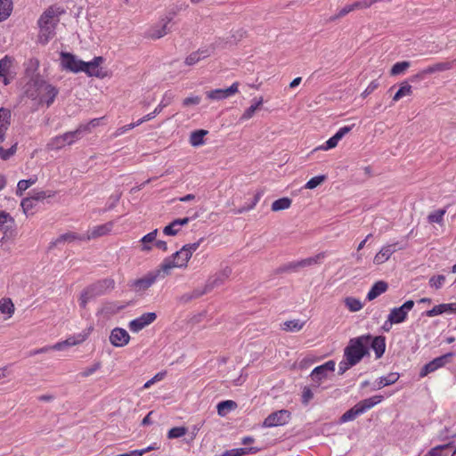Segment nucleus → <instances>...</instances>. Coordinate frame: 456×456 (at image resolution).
Instances as JSON below:
<instances>
[{
    "instance_id": "nucleus-24",
    "label": "nucleus",
    "mask_w": 456,
    "mask_h": 456,
    "mask_svg": "<svg viewBox=\"0 0 456 456\" xmlns=\"http://www.w3.org/2000/svg\"><path fill=\"white\" fill-rule=\"evenodd\" d=\"M370 344L372 350L375 352L376 358L377 359L380 358L386 350L385 338L381 337V336L375 337V338L371 337Z\"/></svg>"
},
{
    "instance_id": "nucleus-14",
    "label": "nucleus",
    "mask_w": 456,
    "mask_h": 456,
    "mask_svg": "<svg viewBox=\"0 0 456 456\" xmlns=\"http://www.w3.org/2000/svg\"><path fill=\"white\" fill-rule=\"evenodd\" d=\"M160 279L158 275V273L154 271H151L148 273H146L144 276H142L140 279H136L133 281L132 282V288L135 292H144L149 288H151L155 281Z\"/></svg>"
},
{
    "instance_id": "nucleus-55",
    "label": "nucleus",
    "mask_w": 456,
    "mask_h": 456,
    "mask_svg": "<svg viewBox=\"0 0 456 456\" xmlns=\"http://www.w3.org/2000/svg\"><path fill=\"white\" fill-rule=\"evenodd\" d=\"M322 257H323V256L318 255V256H314V257H309V258L301 260V261L297 263V266L304 267V266L312 265L314 264L318 263V261L321 260Z\"/></svg>"
},
{
    "instance_id": "nucleus-15",
    "label": "nucleus",
    "mask_w": 456,
    "mask_h": 456,
    "mask_svg": "<svg viewBox=\"0 0 456 456\" xmlns=\"http://www.w3.org/2000/svg\"><path fill=\"white\" fill-rule=\"evenodd\" d=\"M239 92V83L234 82L228 88L210 90L206 93L207 98L212 101H222L227 99Z\"/></svg>"
},
{
    "instance_id": "nucleus-9",
    "label": "nucleus",
    "mask_w": 456,
    "mask_h": 456,
    "mask_svg": "<svg viewBox=\"0 0 456 456\" xmlns=\"http://www.w3.org/2000/svg\"><path fill=\"white\" fill-rule=\"evenodd\" d=\"M335 362L330 360L322 365L315 367L310 374L312 380L320 385L335 370Z\"/></svg>"
},
{
    "instance_id": "nucleus-16",
    "label": "nucleus",
    "mask_w": 456,
    "mask_h": 456,
    "mask_svg": "<svg viewBox=\"0 0 456 456\" xmlns=\"http://www.w3.org/2000/svg\"><path fill=\"white\" fill-rule=\"evenodd\" d=\"M171 17H165L159 23L151 27L148 31V37L153 39H159L168 34L170 28L168 27L171 22Z\"/></svg>"
},
{
    "instance_id": "nucleus-51",
    "label": "nucleus",
    "mask_w": 456,
    "mask_h": 456,
    "mask_svg": "<svg viewBox=\"0 0 456 456\" xmlns=\"http://www.w3.org/2000/svg\"><path fill=\"white\" fill-rule=\"evenodd\" d=\"M451 444L438 445L432 448L425 456H445L443 452L450 447Z\"/></svg>"
},
{
    "instance_id": "nucleus-57",
    "label": "nucleus",
    "mask_w": 456,
    "mask_h": 456,
    "mask_svg": "<svg viewBox=\"0 0 456 456\" xmlns=\"http://www.w3.org/2000/svg\"><path fill=\"white\" fill-rule=\"evenodd\" d=\"M166 376V372H159L151 379H149L144 385L143 388H150L153 384L162 380Z\"/></svg>"
},
{
    "instance_id": "nucleus-43",
    "label": "nucleus",
    "mask_w": 456,
    "mask_h": 456,
    "mask_svg": "<svg viewBox=\"0 0 456 456\" xmlns=\"http://www.w3.org/2000/svg\"><path fill=\"white\" fill-rule=\"evenodd\" d=\"M174 94L171 91H167L159 105L155 108V112L160 113L164 108L167 107L173 101Z\"/></svg>"
},
{
    "instance_id": "nucleus-50",
    "label": "nucleus",
    "mask_w": 456,
    "mask_h": 456,
    "mask_svg": "<svg viewBox=\"0 0 456 456\" xmlns=\"http://www.w3.org/2000/svg\"><path fill=\"white\" fill-rule=\"evenodd\" d=\"M181 230V227L178 226L175 221L170 223L168 225L165 226L163 229V233L167 236H175Z\"/></svg>"
},
{
    "instance_id": "nucleus-20",
    "label": "nucleus",
    "mask_w": 456,
    "mask_h": 456,
    "mask_svg": "<svg viewBox=\"0 0 456 456\" xmlns=\"http://www.w3.org/2000/svg\"><path fill=\"white\" fill-rule=\"evenodd\" d=\"M451 355L452 354H445V355L437 357V358L434 359L433 361L429 362L428 363L425 364L419 372V376L421 378H423V377L427 376L428 374L443 367L446 362V359Z\"/></svg>"
},
{
    "instance_id": "nucleus-11",
    "label": "nucleus",
    "mask_w": 456,
    "mask_h": 456,
    "mask_svg": "<svg viewBox=\"0 0 456 456\" xmlns=\"http://www.w3.org/2000/svg\"><path fill=\"white\" fill-rule=\"evenodd\" d=\"M414 304L413 300H407L401 306L391 309L388 317L395 324L403 322L407 319L409 312L413 308Z\"/></svg>"
},
{
    "instance_id": "nucleus-44",
    "label": "nucleus",
    "mask_w": 456,
    "mask_h": 456,
    "mask_svg": "<svg viewBox=\"0 0 456 456\" xmlns=\"http://www.w3.org/2000/svg\"><path fill=\"white\" fill-rule=\"evenodd\" d=\"M37 178L31 177L28 180H20L17 184V191L16 194L19 196H21L23 191H25L27 189H28L31 185L36 183Z\"/></svg>"
},
{
    "instance_id": "nucleus-7",
    "label": "nucleus",
    "mask_w": 456,
    "mask_h": 456,
    "mask_svg": "<svg viewBox=\"0 0 456 456\" xmlns=\"http://www.w3.org/2000/svg\"><path fill=\"white\" fill-rule=\"evenodd\" d=\"M103 61L102 57L98 56L94 57L91 61H84L81 72H85L89 77H95L98 78H104L108 77V72L103 70L101 67Z\"/></svg>"
},
{
    "instance_id": "nucleus-5",
    "label": "nucleus",
    "mask_w": 456,
    "mask_h": 456,
    "mask_svg": "<svg viewBox=\"0 0 456 456\" xmlns=\"http://www.w3.org/2000/svg\"><path fill=\"white\" fill-rule=\"evenodd\" d=\"M202 240L203 239H200L197 242L186 244L183 246L180 250L172 255V257L181 268L187 266L188 261L191 259L192 254L199 248Z\"/></svg>"
},
{
    "instance_id": "nucleus-2",
    "label": "nucleus",
    "mask_w": 456,
    "mask_h": 456,
    "mask_svg": "<svg viewBox=\"0 0 456 456\" xmlns=\"http://www.w3.org/2000/svg\"><path fill=\"white\" fill-rule=\"evenodd\" d=\"M60 21L57 12L53 8L47 9L39 18L38 41L45 45L55 35V28Z\"/></svg>"
},
{
    "instance_id": "nucleus-48",
    "label": "nucleus",
    "mask_w": 456,
    "mask_h": 456,
    "mask_svg": "<svg viewBox=\"0 0 456 456\" xmlns=\"http://www.w3.org/2000/svg\"><path fill=\"white\" fill-rule=\"evenodd\" d=\"M187 428L184 427H175L171 428L167 433V437L169 439L179 438L186 435Z\"/></svg>"
},
{
    "instance_id": "nucleus-31",
    "label": "nucleus",
    "mask_w": 456,
    "mask_h": 456,
    "mask_svg": "<svg viewBox=\"0 0 456 456\" xmlns=\"http://www.w3.org/2000/svg\"><path fill=\"white\" fill-rule=\"evenodd\" d=\"M413 94V89L411 85H409L407 82H403L400 85V88L398 91L395 94L393 97L394 102H398L403 97L411 96Z\"/></svg>"
},
{
    "instance_id": "nucleus-53",
    "label": "nucleus",
    "mask_w": 456,
    "mask_h": 456,
    "mask_svg": "<svg viewBox=\"0 0 456 456\" xmlns=\"http://www.w3.org/2000/svg\"><path fill=\"white\" fill-rule=\"evenodd\" d=\"M445 281V277L444 275H436L433 276L429 280V285L435 289H440Z\"/></svg>"
},
{
    "instance_id": "nucleus-29",
    "label": "nucleus",
    "mask_w": 456,
    "mask_h": 456,
    "mask_svg": "<svg viewBox=\"0 0 456 456\" xmlns=\"http://www.w3.org/2000/svg\"><path fill=\"white\" fill-rule=\"evenodd\" d=\"M13 9L12 0H0V22L6 20Z\"/></svg>"
},
{
    "instance_id": "nucleus-21",
    "label": "nucleus",
    "mask_w": 456,
    "mask_h": 456,
    "mask_svg": "<svg viewBox=\"0 0 456 456\" xmlns=\"http://www.w3.org/2000/svg\"><path fill=\"white\" fill-rule=\"evenodd\" d=\"M232 274V268L229 266L224 267L221 271L216 273L208 279V286L210 289L223 284Z\"/></svg>"
},
{
    "instance_id": "nucleus-17",
    "label": "nucleus",
    "mask_w": 456,
    "mask_h": 456,
    "mask_svg": "<svg viewBox=\"0 0 456 456\" xmlns=\"http://www.w3.org/2000/svg\"><path fill=\"white\" fill-rule=\"evenodd\" d=\"M130 341V335L122 328H115L110 335V342L116 347H123Z\"/></svg>"
},
{
    "instance_id": "nucleus-40",
    "label": "nucleus",
    "mask_w": 456,
    "mask_h": 456,
    "mask_svg": "<svg viewBox=\"0 0 456 456\" xmlns=\"http://www.w3.org/2000/svg\"><path fill=\"white\" fill-rule=\"evenodd\" d=\"M102 119V118H94L86 124H82L77 128V131L78 132L79 135H81L83 133H90L93 128L100 126Z\"/></svg>"
},
{
    "instance_id": "nucleus-8",
    "label": "nucleus",
    "mask_w": 456,
    "mask_h": 456,
    "mask_svg": "<svg viewBox=\"0 0 456 456\" xmlns=\"http://www.w3.org/2000/svg\"><path fill=\"white\" fill-rule=\"evenodd\" d=\"M289 419L290 412L287 410H280L268 415L263 422V427L274 428L283 426L287 424Z\"/></svg>"
},
{
    "instance_id": "nucleus-3",
    "label": "nucleus",
    "mask_w": 456,
    "mask_h": 456,
    "mask_svg": "<svg viewBox=\"0 0 456 456\" xmlns=\"http://www.w3.org/2000/svg\"><path fill=\"white\" fill-rule=\"evenodd\" d=\"M34 86L35 91L28 90V96L37 100L40 104H46L47 107L52 105L59 94L58 89L45 81L35 82Z\"/></svg>"
},
{
    "instance_id": "nucleus-39",
    "label": "nucleus",
    "mask_w": 456,
    "mask_h": 456,
    "mask_svg": "<svg viewBox=\"0 0 456 456\" xmlns=\"http://www.w3.org/2000/svg\"><path fill=\"white\" fill-rule=\"evenodd\" d=\"M89 336V331L82 332L72 337L68 338L65 340L66 346H73L83 343Z\"/></svg>"
},
{
    "instance_id": "nucleus-13",
    "label": "nucleus",
    "mask_w": 456,
    "mask_h": 456,
    "mask_svg": "<svg viewBox=\"0 0 456 456\" xmlns=\"http://www.w3.org/2000/svg\"><path fill=\"white\" fill-rule=\"evenodd\" d=\"M111 281H104L102 282L94 284L85 289L83 293L80 296V305L82 307H86V304L95 296L102 294L103 292V286L107 285V287H110L112 285Z\"/></svg>"
},
{
    "instance_id": "nucleus-34",
    "label": "nucleus",
    "mask_w": 456,
    "mask_h": 456,
    "mask_svg": "<svg viewBox=\"0 0 456 456\" xmlns=\"http://www.w3.org/2000/svg\"><path fill=\"white\" fill-rule=\"evenodd\" d=\"M207 134L208 131L203 129L192 132L190 136V143L194 147H198L204 144V136Z\"/></svg>"
},
{
    "instance_id": "nucleus-35",
    "label": "nucleus",
    "mask_w": 456,
    "mask_h": 456,
    "mask_svg": "<svg viewBox=\"0 0 456 456\" xmlns=\"http://www.w3.org/2000/svg\"><path fill=\"white\" fill-rule=\"evenodd\" d=\"M446 213V209H437L435 211H432L428 216V222L429 224H444V216Z\"/></svg>"
},
{
    "instance_id": "nucleus-25",
    "label": "nucleus",
    "mask_w": 456,
    "mask_h": 456,
    "mask_svg": "<svg viewBox=\"0 0 456 456\" xmlns=\"http://www.w3.org/2000/svg\"><path fill=\"white\" fill-rule=\"evenodd\" d=\"M387 288V283L383 281L375 282L367 294V299L369 301L375 299L376 297L386 292Z\"/></svg>"
},
{
    "instance_id": "nucleus-52",
    "label": "nucleus",
    "mask_w": 456,
    "mask_h": 456,
    "mask_svg": "<svg viewBox=\"0 0 456 456\" xmlns=\"http://www.w3.org/2000/svg\"><path fill=\"white\" fill-rule=\"evenodd\" d=\"M101 366V362H94L93 365L86 368L83 371H81L80 376L83 378H87L95 373L98 370H100Z\"/></svg>"
},
{
    "instance_id": "nucleus-28",
    "label": "nucleus",
    "mask_w": 456,
    "mask_h": 456,
    "mask_svg": "<svg viewBox=\"0 0 456 456\" xmlns=\"http://www.w3.org/2000/svg\"><path fill=\"white\" fill-rule=\"evenodd\" d=\"M12 66V59L9 56H4L0 60V77L3 78L4 85L9 84L7 75L9 74L10 68Z\"/></svg>"
},
{
    "instance_id": "nucleus-58",
    "label": "nucleus",
    "mask_w": 456,
    "mask_h": 456,
    "mask_svg": "<svg viewBox=\"0 0 456 456\" xmlns=\"http://www.w3.org/2000/svg\"><path fill=\"white\" fill-rule=\"evenodd\" d=\"M338 139L333 135L328 141H326L325 144L322 145L320 149L323 151L333 149L338 145Z\"/></svg>"
},
{
    "instance_id": "nucleus-19",
    "label": "nucleus",
    "mask_w": 456,
    "mask_h": 456,
    "mask_svg": "<svg viewBox=\"0 0 456 456\" xmlns=\"http://www.w3.org/2000/svg\"><path fill=\"white\" fill-rule=\"evenodd\" d=\"M397 243L386 245L375 255L373 263L377 265L387 262L390 256L397 250ZM402 248H398L401 249Z\"/></svg>"
},
{
    "instance_id": "nucleus-38",
    "label": "nucleus",
    "mask_w": 456,
    "mask_h": 456,
    "mask_svg": "<svg viewBox=\"0 0 456 456\" xmlns=\"http://www.w3.org/2000/svg\"><path fill=\"white\" fill-rule=\"evenodd\" d=\"M236 407V403L232 400L220 402L216 408L220 416H225L230 411Z\"/></svg>"
},
{
    "instance_id": "nucleus-41",
    "label": "nucleus",
    "mask_w": 456,
    "mask_h": 456,
    "mask_svg": "<svg viewBox=\"0 0 456 456\" xmlns=\"http://www.w3.org/2000/svg\"><path fill=\"white\" fill-rule=\"evenodd\" d=\"M304 326V322L299 320L287 321L282 324V330L290 332L299 331Z\"/></svg>"
},
{
    "instance_id": "nucleus-33",
    "label": "nucleus",
    "mask_w": 456,
    "mask_h": 456,
    "mask_svg": "<svg viewBox=\"0 0 456 456\" xmlns=\"http://www.w3.org/2000/svg\"><path fill=\"white\" fill-rule=\"evenodd\" d=\"M208 56H209V53L208 50L194 52L185 59V64L189 66L194 65L197 62H199L201 59H205Z\"/></svg>"
},
{
    "instance_id": "nucleus-6",
    "label": "nucleus",
    "mask_w": 456,
    "mask_h": 456,
    "mask_svg": "<svg viewBox=\"0 0 456 456\" xmlns=\"http://www.w3.org/2000/svg\"><path fill=\"white\" fill-rule=\"evenodd\" d=\"M79 134L77 131L67 132L63 134L52 138L47 143V149L51 151L60 150L66 145H70L79 138Z\"/></svg>"
},
{
    "instance_id": "nucleus-18",
    "label": "nucleus",
    "mask_w": 456,
    "mask_h": 456,
    "mask_svg": "<svg viewBox=\"0 0 456 456\" xmlns=\"http://www.w3.org/2000/svg\"><path fill=\"white\" fill-rule=\"evenodd\" d=\"M114 227V222H108L103 224L96 225L92 228H90L86 233H85V240H94L104 235L109 234Z\"/></svg>"
},
{
    "instance_id": "nucleus-26",
    "label": "nucleus",
    "mask_w": 456,
    "mask_h": 456,
    "mask_svg": "<svg viewBox=\"0 0 456 456\" xmlns=\"http://www.w3.org/2000/svg\"><path fill=\"white\" fill-rule=\"evenodd\" d=\"M264 102L263 97L254 98L252 100V104L245 110L243 114L240 117L241 120H248L250 119L256 113L257 110H259Z\"/></svg>"
},
{
    "instance_id": "nucleus-27",
    "label": "nucleus",
    "mask_w": 456,
    "mask_h": 456,
    "mask_svg": "<svg viewBox=\"0 0 456 456\" xmlns=\"http://www.w3.org/2000/svg\"><path fill=\"white\" fill-rule=\"evenodd\" d=\"M75 240H85V234H78V233H76V232H66V233H63V234L60 235L53 241V244L54 245H58L60 243L72 242V241H75Z\"/></svg>"
},
{
    "instance_id": "nucleus-42",
    "label": "nucleus",
    "mask_w": 456,
    "mask_h": 456,
    "mask_svg": "<svg viewBox=\"0 0 456 456\" xmlns=\"http://www.w3.org/2000/svg\"><path fill=\"white\" fill-rule=\"evenodd\" d=\"M0 312L8 314L11 317L14 313V305L9 298H3L0 300Z\"/></svg>"
},
{
    "instance_id": "nucleus-30",
    "label": "nucleus",
    "mask_w": 456,
    "mask_h": 456,
    "mask_svg": "<svg viewBox=\"0 0 456 456\" xmlns=\"http://www.w3.org/2000/svg\"><path fill=\"white\" fill-rule=\"evenodd\" d=\"M398 379H399V374L397 372H392L387 376L380 377L376 381V389H380L384 387L392 385V384L395 383L398 380Z\"/></svg>"
},
{
    "instance_id": "nucleus-12",
    "label": "nucleus",
    "mask_w": 456,
    "mask_h": 456,
    "mask_svg": "<svg viewBox=\"0 0 456 456\" xmlns=\"http://www.w3.org/2000/svg\"><path fill=\"white\" fill-rule=\"evenodd\" d=\"M156 319L157 314L155 313H144L139 317L130 321L128 323V328L132 332L137 333L145 327L151 324Z\"/></svg>"
},
{
    "instance_id": "nucleus-22",
    "label": "nucleus",
    "mask_w": 456,
    "mask_h": 456,
    "mask_svg": "<svg viewBox=\"0 0 456 456\" xmlns=\"http://www.w3.org/2000/svg\"><path fill=\"white\" fill-rule=\"evenodd\" d=\"M181 268L178 264L175 263V259L171 256L167 257L163 260V262L159 265V266L155 270L160 279L165 278L169 275L173 269Z\"/></svg>"
},
{
    "instance_id": "nucleus-37",
    "label": "nucleus",
    "mask_w": 456,
    "mask_h": 456,
    "mask_svg": "<svg viewBox=\"0 0 456 456\" xmlns=\"http://www.w3.org/2000/svg\"><path fill=\"white\" fill-rule=\"evenodd\" d=\"M157 233H158V230L155 229L154 231L147 233L141 239L140 241L142 243V248H141L142 251H149L151 249V247L150 246V244L151 242L155 241Z\"/></svg>"
},
{
    "instance_id": "nucleus-36",
    "label": "nucleus",
    "mask_w": 456,
    "mask_h": 456,
    "mask_svg": "<svg viewBox=\"0 0 456 456\" xmlns=\"http://www.w3.org/2000/svg\"><path fill=\"white\" fill-rule=\"evenodd\" d=\"M290 206H291V200L287 197H284V198H281L279 200H274L272 203L271 209L273 212H278V211L288 209V208H289Z\"/></svg>"
},
{
    "instance_id": "nucleus-10",
    "label": "nucleus",
    "mask_w": 456,
    "mask_h": 456,
    "mask_svg": "<svg viewBox=\"0 0 456 456\" xmlns=\"http://www.w3.org/2000/svg\"><path fill=\"white\" fill-rule=\"evenodd\" d=\"M84 61L79 60L77 56L69 53H61V65L62 69L69 70L73 73L81 72L83 69Z\"/></svg>"
},
{
    "instance_id": "nucleus-49",
    "label": "nucleus",
    "mask_w": 456,
    "mask_h": 456,
    "mask_svg": "<svg viewBox=\"0 0 456 456\" xmlns=\"http://www.w3.org/2000/svg\"><path fill=\"white\" fill-rule=\"evenodd\" d=\"M236 456H245L248 454H255L260 451L258 447H243V448H233Z\"/></svg>"
},
{
    "instance_id": "nucleus-47",
    "label": "nucleus",
    "mask_w": 456,
    "mask_h": 456,
    "mask_svg": "<svg viewBox=\"0 0 456 456\" xmlns=\"http://www.w3.org/2000/svg\"><path fill=\"white\" fill-rule=\"evenodd\" d=\"M354 11V8H353V4H346L343 8L339 9L334 16L330 17V20L331 21L338 20Z\"/></svg>"
},
{
    "instance_id": "nucleus-56",
    "label": "nucleus",
    "mask_w": 456,
    "mask_h": 456,
    "mask_svg": "<svg viewBox=\"0 0 456 456\" xmlns=\"http://www.w3.org/2000/svg\"><path fill=\"white\" fill-rule=\"evenodd\" d=\"M314 398V392L308 387H305L302 392V403L306 405Z\"/></svg>"
},
{
    "instance_id": "nucleus-23",
    "label": "nucleus",
    "mask_w": 456,
    "mask_h": 456,
    "mask_svg": "<svg viewBox=\"0 0 456 456\" xmlns=\"http://www.w3.org/2000/svg\"><path fill=\"white\" fill-rule=\"evenodd\" d=\"M12 113L9 109L0 108V141L4 139L5 132L11 124Z\"/></svg>"
},
{
    "instance_id": "nucleus-45",
    "label": "nucleus",
    "mask_w": 456,
    "mask_h": 456,
    "mask_svg": "<svg viewBox=\"0 0 456 456\" xmlns=\"http://www.w3.org/2000/svg\"><path fill=\"white\" fill-rule=\"evenodd\" d=\"M327 179L325 175H321L311 178L305 184V188L308 190L315 189L320 186L322 183H324Z\"/></svg>"
},
{
    "instance_id": "nucleus-46",
    "label": "nucleus",
    "mask_w": 456,
    "mask_h": 456,
    "mask_svg": "<svg viewBox=\"0 0 456 456\" xmlns=\"http://www.w3.org/2000/svg\"><path fill=\"white\" fill-rule=\"evenodd\" d=\"M410 67L409 61H400L393 65L390 74L392 76H397L403 74Z\"/></svg>"
},
{
    "instance_id": "nucleus-63",
    "label": "nucleus",
    "mask_w": 456,
    "mask_h": 456,
    "mask_svg": "<svg viewBox=\"0 0 456 456\" xmlns=\"http://www.w3.org/2000/svg\"><path fill=\"white\" fill-rule=\"evenodd\" d=\"M352 127L353 126H349L340 127L334 135L338 139V141H340L346 134L352 130Z\"/></svg>"
},
{
    "instance_id": "nucleus-59",
    "label": "nucleus",
    "mask_w": 456,
    "mask_h": 456,
    "mask_svg": "<svg viewBox=\"0 0 456 456\" xmlns=\"http://www.w3.org/2000/svg\"><path fill=\"white\" fill-rule=\"evenodd\" d=\"M200 101H201L200 96H198V95L189 96V97H186L185 99H183V105L184 107H188L191 105H198V104H200Z\"/></svg>"
},
{
    "instance_id": "nucleus-1",
    "label": "nucleus",
    "mask_w": 456,
    "mask_h": 456,
    "mask_svg": "<svg viewBox=\"0 0 456 456\" xmlns=\"http://www.w3.org/2000/svg\"><path fill=\"white\" fill-rule=\"evenodd\" d=\"M370 339V335H362L350 339L348 346L344 350L343 360L338 363V374H344L368 354Z\"/></svg>"
},
{
    "instance_id": "nucleus-54",
    "label": "nucleus",
    "mask_w": 456,
    "mask_h": 456,
    "mask_svg": "<svg viewBox=\"0 0 456 456\" xmlns=\"http://www.w3.org/2000/svg\"><path fill=\"white\" fill-rule=\"evenodd\" d=\"M17 151V145H12L10 149L4 150L3 147H0V158L4 160L10 159Z\"/></svg>"
},
{
    "instance_id": "nucleus-61",
    "label": "nucleus",
    "mask_w": 456,
    "mask_h": 456,
    "mask_svg": "<svg viewBox=\"0 0 456 456\" xmlns=\"http://www.w3.org/2000/svg\"><path fill=\"white\" fill-rule=\"evenodd\" d=\"M262 196V193L261 192H257L256 195H255V198H254V200L252 202V204L250 206H248V208H240L239 210H237L235 213L237 214H240V213H243L244 211H248V210H250L252 208H255V206L257 204V202L259 201L260 198Z\"/></svg>"
},
{
    "instance_id": "nucleus-64",
    "label": "nucleus",
    "mask_w": 456,
    "mask_h": 456,
    "mask_svg": "<svg viewBox=\"0 0 456 456\" xmlns=\"http://www.w3.org/2000/svg\"><path fill=\"white\" fill-rule=\"evenodd\" d=\"M12 218L8 213L0 211V228H3L7 223L12 222Z\"/></svg>"
},
{
    "instance_id": "nucleus-62",
    "label": "nucleus",
    "mask_w": 456,
    "mask_h": 456,
    "mask_svg": "<svg viewBox=\"0 0 456 456\" xmlns=\"http://www.w3.org/2000/svg\"><path fill=\"white\" fill-rule=\"evenodd\" d=\"M134 128V125L128 124L126 126L118 127L113 134V137L117 138L118 136H121L122 134H126L129 130Z\"/></svg>"
},
{
    "instance_id": "nucleus-32",
    "label": "nucleus",
    "mask_w": 456,
    "mask_h": 456,
    "mask_svg": "<svg viewBox=\"0 0 456 456\" xmlns=\"http://www.w3.org/2000/svg\"><path fill=\"white\" fill-rule=\"evenodd\" d=\"M344 304L346 306V308L352 313L358 312L362 310L363 307V304L362 303V301L354 297H345Z\"/></svg>"
},
{
    "instance_id": "nucleus-4",
    "label": "nucleus",
    "mask_w": 456,
    "mask_h": 456,
    "mask_svg": "<svg viewBox=\"0 0 456 456\" xmlns=\"http://www.w3.org/2000/svg\"><path fill=\"white\" fill-rule=\"evenodd\" d=\"M384 397L380 395H373L357 403L353 408L346 411L340 418V422L345 423L354 420L357 416L363 414L368 410L380 403Z\"/></svg>"
},
{
    "instance_id": "nucleus-60",
    "label": "nucleus",
    "mask_w": 456,
    "mask_h": 456,
    "mask_svg": "<svg viewBox=\"0 0 456 456\" xmlns=\"http://www.w3.org/2000/svg\"><path fill=\"white\" fill-rule=\"evenodd\" d=\"M379 86V83L377 80L371 81L366 89L362 93V96L363 98L367 97L369 94L373 93Z\"/></svg>"
}]
</instances>
